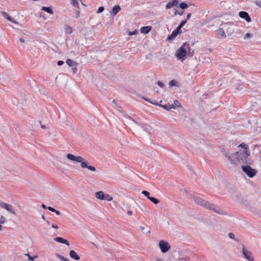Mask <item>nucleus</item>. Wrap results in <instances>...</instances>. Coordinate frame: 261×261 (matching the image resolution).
<instances>
[{
  "label": "nucleus",
  "instance_id": "25",
  "mask_svg": "<svg viewBox=\"0 0 261 261\" xmlns=\"http://www.w3.org/2000/svg\"><path fill=\"white\" fill-rule=\"evenodd\" d=\"M149 200L155 204H157L160 202L159 200L153 197H150L149 198Z\"/></svg>",
  "mask_w": 261,
  "mask_h": 261
},
{
  "label": "nucleus",
  "instance_id": "24",
  "mask_svg": "<svg viewBox=\"0 0 261 261\" xmlns=\"http://www.w3.org/2000/svg\"><path fill=\"white\" fill-rule=\"evenodd\" d=\"M56 256L61 261H69L68 258L61 255L58 253H56Z\"/></svg>",
  "mask_w": 261,
  "mask_h": 261
},
{
  "label": "nucleus",
  "instance_id": "1",
  "mask_svg": "<svg viewBox=\"0 0 261 261\" xmlns=\"http://www.w3.org/2000/svg\"><path fill=\"white\" fill-rule=\"evenodd\" d=\"M239 150L235 153H231L228 150H224L223 155L231 164L237 165L238 163L250 164V160L248 158L250 153L248 146L244 143L239 145Z\"/></svg>",
  "mask_w": 261,
  "mask_h": 261
},
{
  "label": "nucleus",
  "instance_id": "13",
  "mask_svg": "<svg viewBox=\"0 0 261 261\" xmlns=\"http://www.w3.org/2000/svg\"><path fill=\"white\" fill-rule=\"evenodd\" d=\"M178 0H172L170 1L167 4L166 9H169L173 6H176L178 5Z\"/></svg>",
  "mask_w": 261,
  "mask_h": 261
},
{
  "label": "nucleus",
  "instance_id": "43",
  "mask_svg": "<svg viewBox=\"0 0 261 261\" xmlns=\"http://www.w3.org/2000/svg\"><path fill=\"white\" fill-rule=\"evenodd\" d=\"M57 215H60L61 214L60 212L57 210H55V212H54Z\"/></svg>",
  "mask_w": 261,
  "mask_h": 261
},
{
  "label": "nucleus",
  "instance_id": "36",
  "mask_svg": "<svg viewBox=\"0 0 261 261\" xmlns=\"http://www.w3.org/2000/svg\"><path fill=\"white\" fill-rule=\"evenodd\" d=\"M103 10H104V8H103V7H100L98 9L97 12L98 13H99L102 12Z\"/></svg>",
  "mask_w": 261,
  "mask_h": 261
},
{
  "label": "nucleus",
  "instance_id": "39",
  "mask_svg": "<svg viewBox=\"0 0 261 261\" xmlns=\"http://www.w3.org/2000/svg\"><path fill=\"white\" fill-rule=\"evenodd\" d=\"M37 256L32 257L31 256H29V260L31 261H33L35 258H36Z\"/></svg>",
  "mask_w": 261,
  "mask_h": 261
},
{
  "label": "nucleus",
  "instance_id": "62",
  "mask_svg": "<svg viewBox=\"0 0 261 261\" xmlns=\"http://www.w3.org/2000/svg\"><path fill=\"white\" fill-rule=\"evenodd\" d=\"M113 102H114H114H115V100H114L113 101Z\"/></svg>",
  "mask_w": 261,
  "mask_h": 261
},
{
  "label": "nucleus",
  "instance_id": "54",
  "mask_svg": "<svg viewBox=\"0 0 261 261\" xmlns=\"http://www.w3.org/2000/svg\"><path fill=\"white\" fill-rule=\"evenodd\" d=\"M140 228H141V229L142 230H144V229H145L144 227H143V226H141V227H140Z\"/></svg>",
  "mask_w": 261,
  "mask_h": 261
},
{
  "label": "nucleus",
  "instance_id": "14",
  "mask_svg": "<svg viewBox=\"0 0 261 261\" xmlns=\"http://www.w3.org/2000/svg\"><path fill=\"white\" fill-rule=\"evenodd\" d=\"M69 256L71 258L78 260L80 259V256L73 250L69 252Z\"/></svg>",
  "mask_w": 261,
  "mask_h": 261
},
{
  "label": "nucleus",
  "instance_id": "61",
  "mask_svg": "<svg viewBox=\"0 0 261 261\" xmlns=\"http://www.w3.org/2000/svg\"><path fill=\"white\" fill-rule=\"evenodd\" d=\"M146 101H149V100L148 99H145Z\"/></svg>",
  "mask_w": 261,
  "mask_h": 261
},
{
  "label": "nucleus",
  "instance_id": "9",
  "mask_svg": "<svg viewBox=\"0 0 261 261\" xmlns=\"http://www.w3.org/2000/svg\"><path fill=\"white\" fill-rule=\"evenodd\" d=\"M239 16L244 19L247 22H250L251 21V18L248 13L245 11H241L239 14Z\"/></svg>",
  "mask_w": 261,
  "mask_h": 261
},
{
  "label": "nucleus",
  "instance_id": "29",
  "mask_svg": "<svg viewBox=\"0 0 261 261\" xmlns=\"http://www.w3.org/2000/svg\"><path fill=\"white\" fill-rule=\"evenodd\" d=\"M142 193L148 199L151 196H150V193L147 191H142Z\"/></svg>",
  "mask_w": 261,
  "mask_h": 261
},
{
  "label": "nucleus",
  "instance_id": "37",
  "mask_svg": "<svg viewBox=\"0 0 261 261\" xmlns=\"http://www.w3.org/2000/svg\"><path fill=\"white\" fill-rule=\"evenodd\" d=\"M47 209H48L49 211H51V212H54H54H55V210H56V209H55L54 208H53V207H51V206H48V207H47Z\"/></svg>",
  "mask_w": 261,
  "mask_h": 261
},
{
  "label": "nucleus",
  "instance_id": "18",
  "mask_svg": "<svg viewBox=\"0 0 261 261\" xmlns=\"http://www.w3.org/2000/svg\"><path fill=\"white\" fill-rule=\"evenodd\" d=\"M121 10V8L120 7V6L119 5H116V6H115L113 8V10H112V15L114 16L115 15H116L118 12Z\"/></svg>",
  "mask_w": 261,
  "mask_h": 261
},
{
  "label": "nucleus",
  "instance_id": "20",
  "mask_svg": "<svg viewBox=\"0 0 261 261\" xmlns=\"http://www.w3.org/2000/svg\"><path fill=\"white\" fill-rule=\"evenodd\" d=\"M64 30L66 33H68V34H70L72 32V29L71 27L68 24H65L64 25Z\"/></svg>",
  "mask_w": 261,
  "mask_h": 261
},
{
  "label": "nucleus",
  "instance_id": "30",
  "mask_svg": "<svg viewBox=\"0 0 261 261\" xmlns=\"http://www.w3.org/2000/svg\"><path fill=\"white\" fill-rule=\"evenodd\" d=\"M180 8L184 10L186 9L188 7V5L185 3H181L179 5Z\"/></svg>",
  "mask_w": 261,
  "mask_h": 261
},
{
  "label": "nucleus",
  "instance_id": "32",
  "mask_svg": "<svg viewBox=\"0 0 261 261\" xmlns=\"http://www.w3.org/2000/svg\"><path fill=\"white\" fill-rule=\"evenodd\" d=\"M173 105H174L175 108L176 107H180V104L179 102L177 100H175L174 101V104H173Z\"/></svg>",
  "mask_w": 261,
  "mask_h": 261
},
{
  "label": "nucleus",
  "instance_id": "4",
  "mask_svg": "<svg viewBox=\"0 0 261 261\" xmlns=\"http://www.w3.org/2000/svg\"><path fill=\"white\" fill-rule=\"evenodd\" d=\"M193 51L191 52L189 44L185 42L177 50L175 56L178 60L182 62L185 60V57L187 54H188L190 57H192L193 55Z\"/></svg>",
  "mask_w": 261,
  "mask_h": 261
},
{
  "label": "nucleus",
  "instance_id": "45",
  "mask_svg": "<svg viewBox=\"0 0 261 261\" xmlns=\"http://www.w3.org/2000/svg\"><path fill=\"white\" fill-rule=\"evenodd\" d=\"M80 16V11H77L76 14V17L77 18Z\"/></svg>",
  "mask_w": 261,
  "mask_h": 261
},
{
  "label": "nucleus",
  "instance_id": "2",
  "mask_svg": "<svg viewBox=\"0 0 261 261\" xmlns=\"http://www.w3.org/2000/svg\"><path fill=\"white\" fill-rule=\"evenodd\" d=\"M193 199L194 201L198 204H199L201 206L205 207L206 208L216 213L223 215H226L227 214L226 212H225L218 206L211 203L203 199L201 197L194 196Z\"/></svg>",
  "mask_w": 261,
  "mask_h": 261
},
{
  "label": "nucleus",
  "instance_id": "55",
  "mask_svg": "<svg viewBox=\"0 0 261 261\" xmlns=\"http://www.w3.org/2000/svg\"><path fill=\"white\" fill-rule=\"evenodd\" d=\"M2 225L0 224V230H2Z\"/></svg>",
  "mask_w": 261,
  "mask_h": 261
},
{
  "label": "nucleus",
  "instance_id": "33",
  "mask_svg": "<svg viewBox=\"0 0 261 261\" xmlns=\"http://www.w3.org/2000/svg\"><path fill=\"white\" fill-rule=\"evenodd\" d=\"M158 85L161 88H164V84L162 82H161V81H158Z\"/></svg>",
  "mask_w": 261,
  "mask_h": 261
},
{
  "label": "nucleus",
  "instance_id": "22",
  "mask_svg": "<svg viewBox=\"0 0 261 261\" xmlns=\"http://www.w3.org/2000/svg\"><path fill=\"white\" fill-rule=\"evenodd\" d=\"M42 10L45 12H46L50 14H53V11L51 7H46L45 6L42 7Z\"/></svg>",
  "mask_w": 261,
  "mask_h": 261
},
{
  "label": "nucleus",
  "instance_id": "50",
  "mask_svg": "<svg viewBox=\"0 0 261 261\" xmlns=\"http://www.w3.org/2000/svg\"><path fill=\"white\" fill-rule=\"evenodd\" d=\"M178 11L176 10V9H175V12H174V15H177L178 14Z\"/></svg>",
  "mask_w": 261,
  "mask_h": 261
},
{
  "label": "nucleus",
  "instance_id": "16",
  "mask_svg": "<svg viewBox=\"0 0 261 261\" xmlns=\"http://www.w3.org/2000/svg\"><path fill=\"white\" fill-rule=\"evenodd\" d=\"M54 240L56 242H59L61 243H63V244H66L67 245H69V242L67 240L64 239L63 238L57 237L54 239Z\"/></svg>",
  "mask_w": 261,
  "mask_h": 261
},
{
  "label": "nucleus",
  "instance_id": "8",
  "mask_svg": "<svg viewBox=\"0 0 261 261\" xmlns=\"http://www.w3.org/2000/svg\"><path fill=\"white\" fill-rule=\"evenodd\" d=\"M242 253L244 256V258L248 261H253L254 258L252 253L247 250L244 246H243Z\"/></svg>",
  "mask_w": 261,
  "mask_h": 261
},
{
  "label": "nucleus",
  "instance_id": "23",
  "mask_svg": "<svg viewBox=\"0 0 261 261\" xmlns=\"http://www.w3.org/2000/svg\"><path fill=\"white\" fill-rule=\"evenodd\" d=\"M103 200H107V201H112L113 200V197H112V196H111L109 194H105Z\"/></svg>",
  "mask_w": 261,
  "mask_h": 261
},
{
  "label": "nucleus",
  "instance_id": "57",
  "mask_svg": "<svg viewBox=\"0 0 261 261\" xmlns=\"http://www.w3.org/2000/svg\"><path fill=\"white\" fill-rule=\"evenodd\" d=\"M47 224L50 225V222L49 221H47Z\"/></svg>",
  "mask_w": 261,
  "mask_h": 261
},
{
  "label": "nucleus",
  "instance_id": "19",
  "mask_svg": "<svg viewBox=\"0 0 261 261\" xmlns=\"http://www.w3.org/2000/svg\"><path fill=\"white\" fill-rule=\"evenodd\" d=\"M160 106L166 110H169L171 109H175V106L173 105H170V104H168V105L166 104L165 105H161Z\"/></svg>",
  "mask_w": 261,
  "mask_h": 261
},
{
  "label": "nucleus",
  "instance_id": "26",
  "mask_svg": "<svg viewBox=\"0 0 261 261\" xmlns=\"http://www.w3.org/2000/svg\"><path fill=\"white\" fill-rule=\"evenodd\" d=\"M67 65H68L69 66H73L75 65V63L71 59H67L66 61Z\"/></svg>",
  "mask_w": 261,
  "mask_h": 261
},
{
  "label": "nucleus",
  "instance_id": "17",
  "mask_svg": "<svg viewBox=\"0 0 261 261\" xmlns=\"http://www.w3.org/2000/svg\"><path fill=\"white\" fill-rule=\"evenodd\" d=\"M105 193L103 191H98L95 193V197L98 199L103 200Z\"/></svg>",
  "mask_w": 261,
  "mask_h": 261
},
{
  "label": "nucleus",
  "instance_id": "15",
  "mask_svg": "<svg viewBox=\"0 0 261 261\" xmlns=\"http://www.w3.org/2000/svg\"><path fill=\"white\" fill-rule=\"evenodd\" d=\"M151 26L143 27L141 28L140 32L142 34H146L151 30Z\"/></svg>",
  "mask_w": 261,
  "mask_h": 261
},
{
  "label": "nucleus",
  "instance_id": "56",
  "mask_svg": "<svg viewBox=\"0 0 261 261\" xmlns=\"http://www.w3.org/2000/svg\"><path fill=\"white\" fill-rule=\"evenodd\" d=\"M126 117L129 119H132V118L130 116H127Z\"/></svg>",
  "mask_w": 261,
  "mask_h": 261
},
{
  "label": "nucleus",
  "instance_id": "27",
  "mask_svg": "<svg viewBox=\"0 0 261 261\" xmlns=\"http://www.w3.org/2000/svg\"><path fill=\"white\" fill-rule=\"evenodd\" d=\"M176 84H177V82L174 80L170 81L169 83V85L170 87L176 86Z\"/></svg>",
  "mask_w": 261,
  "mask_h": 261
},
{
  "label": "nucleus",
  "instance_id": "49",
  "mask_svg": "<svg viewBox=\"0 0 261 261\" xmlns=\"http://www.w3.org/2000/svg\"><path fill=\"white\" fill-rule=\"evenodd\" d=\"M42 207L44 208V209H46V208H47V207H46V205L44 204H42Z\"/></svg>",
  "mask_w": 261,
  "mask_h": 261
},
{
  "label": "nucleus",
  "instance_id": "6",
  "mask_svg": "<svg viewBox=\"0 0 261 261\" xmlns=\"http://www.w3.org/2000/svg\"><path fill=\"white\" fill-rule=\"evenodd\" d=\"M242 170L249 177H253L257 172L255 169H252L249 166H243Z\"/></svg>",
  "mask_w": 261,
  "mask_h": 261
},
{
  "label": "nucleus",
  "instance_id": "58",
  "mask_svg": "<svg viewBox=\"0 0 261 261\" xmlns=\"http://www.w3.org/2000/svg\"><path fill=\"white\" fill-rule=\"evenodd\" d=\"M26 255L28 256V258L29 257V256H30L29 253L27 254Z\"/></svg>",
  "mask_w": 261,
  "mask_h": 261
},
{
  "label": "nucleus",
  "instance_id": "10",
  "mask_svg": "<svg viewBox=\"0 0 261 261\" xmlns=\"http://www.w3.org/2000/svg\"><path fill=\"white\" fill-rule=\"evenodd\" d=\"M1 14L4 18H6L9 21H10L14 24L17 23V22L13 18H12L11 16H10L7 12L2 11V12H1Z\"/></svg>",
  "mask_w": 261,
  "mask_h": 261
},
{
  "label": "nucleus",
  "instance_id": "44",
  "mask_svg": "<svg viewBox=\"0 0 261 261\" xmlns=\"http://www.w3.org/2000/svg\"><path fill=\"white\" fill-rule=\"evenodd\" d=\"M256 4L258 6H259V7L261 8V2L259 1V2H256Z\"/></svg>",
  "mask_w": 261,
  "mask_h": 261
},
{
  "label": "nucleus",
  "instance_id": "52",
  "mask_svg": "<svg viewBox=\"0 0 261 261\" xmlns=\"http://www.w3.org/2000/svg\"><path fill=\"white\" fill-rule=\"evenodd\" d=\"M41 128L44 129L45 128V126L44 125H41Z\"/></svg>",
  "mask_w": 261,
  "mask_h": 261
},
{
  "label": "nucleus",
  "instance_id": "35",
  "mask_svg": "<svg viewBox=\"0 0 261 261\" xmlns=\"http://www.w3.org/2000/svg\"><path fill=\"white\" fill-rule=\"evenodd\" d=\"M251 37V34L247 33V34H246L245 35L244 38L245 39H248V38H250Z\"/></svg>",
  "mask_w": 261,
  "mask_h": 261
},
{
  "label": "nucleus",
  "instance_id": "60",
  "mask_svg": "<svg viewBox=\"0 0 261 261\" xmlns=\"http://www.w3.org/2000/svg\"><path fill=\"white\" fill-rule=\"evenodd\" d=\"M76 71V69H74L73 72H74H74H75V71Z\"/></svg>",
  "mask_w": 261,
  "mask_h": 261
},
{
  "label": "nucleus",
  "instance_id": "42",
  "mask_svg": "<svg viewBox=\"0 0 261 261\" xmlns=\"http://www.w3.org/2000/svg\"><path fill=\"white\" fill-rule=\"evenodd\" d=\"M51 227L53 228H55V229H58V226L57 225H56V224H52Z\"/></svg>",
  "mask_w": 261,
  "mask_h": 261
},
{
  "label": "nucleus",
  "instance_id": "31",
  "mask_svg": "<svg viewBox=\"0 0 261 261\" xmlns=\"http://www.w3.org/2000/svg\"><path fill=\"white\" fill-rule=\"evenodd\" d=\"M6 218L3 216H1L0 217V224H4L6 222Z\"/></svg>",
  "mask_w": 261,
  "mask_h": 261
},
{
  "label": "nucleus",
  "instance_id": "41",
  "mask_svg": "<svg viewBox=\"0 0 261 261\" xmlns=\"http://www.w3.org/2000/svg\"><path fill=\"white\" fill-rule=\"evenodd\" d=\"M184 14V10H181L178 12V14L179 15H182Z\"/></svg>",
  "mask_w": 261,
  "mask_h": 261
},
{
  "label": "nucleus",
  "instance_id": "51",
  "mask_svg": "<svg viewBox=\"0 0 261 261\" xmlns=\"http://www.w3.org/2000/svg\"><path fill=\"white\" fill-rule=\"evenodd\" d=\"M136 34V31H134L133 33H130V35H134V34Z\"/></svg>",
  "mask_w": 261,
  "mask_h": 261
},
{
  "label": "nucleus",
  "instance_id": "48",
  "mask_svg": "<svg viewBox=\"0 0 261 261\" xmlns=\"http://www.w3.org/2000/svg\"><path fill=\"white\" fill-rule=\"evenodd\" d=\"M155 261H164L162 258H156Z\"/></svg>",
  "mask_w": 261,
  "mask_h": 261
},
{
  "label": "nucleus",
  "instance_id": "34",
  "mask_svg": "<svg viewBox=\"0 0 261 261\" xmlns=\"http://www.w3.org/2000/svg\"><path fill=\"white\" fill-rule=\"evenodd\" d=\"M228 237H229L230 239H235L234 234L233 233H231V232L229 233Z\"/></svg>",
  "mask_w": 261,
  "mask_h": 261
},
{
  "label": "nucleus",
  "instance_id": "12",
  "mask_svg": "<svg viewBox=\"0 0 261 261\" xmlns=\"http://www.w3.org/2000/svg\"><path fill=\"white\" fill-rule=\"evenodd\" d=\"M216 35L217 37L219 38L220 37L225 38L226 36V34L224 32V30L222 28H219L216 31Z\"/></svg>",
  "mask_w": 261,
  "mask_h": 261
},
{
  "label": "nucleus",
  "instance_id": "40",
  "mask_svg": "<svg viewBox=\"0 0 261 261\" xmlns=\"http://www.w3.org/2000/svg\"><path fill=\"white\" fill-rule=\"evenodd\" d=\"M191 16V13H188L187 14V18L185 20H187V21H188V20L190 18Z\"/></svg>",
  "mask_w": 261,
  "mask_h": 261
},
{
  "label": "nucleus",
  "instance_id": "47",
  "mask_svg": "<svg viewBox=\"0 0 261 261\" xmlns=\"http://www.w3.org/2000/svg\"><path fill=\"white\" fill-rule=\"evenodd\" d=\"M19 41H20V42H21V43H23V42H24V39H23V38H20V39H19Z\"/></svg>",
  "mask_w": 261,
  "mask_h": 261
},
{
  "label": "nucleus",
  "instance_id": "28",
  "mask_svg": "<svg viewBox=\"0 0 261 261\" xmlns=\"http://www.w3.org/2000/svg\"><path fill=\"white\" fill-rule=\"evenodd\" d=\"M187 20H183L180 22V24L178 26V29H181V28L187 23Z\"/></svg>",
  "mask_w": 261,
  "mask_h": 261
},
{
  "label": "nucleus",
  "instance_id": "3",
  "mask_svg": "<svg viewBox=\"0 0 261 261\" xmlns=\"http://www.w3.org/2000/svg\"><path fill=\"white\" fill-rule=\"evenodd\" d=\"M66 156L67 158L70 161L81 163V166L82 168H87L91 171H95L96 170L95 167L88 165V162L81 156H75L72 154L68 153L67 154Z\"/></svg>",
  "mask_w": 261,
  "mask_h": 261
},
{
  "label": "nucleus",
  "instance_id": "5",
  "mask_svg": "<svg viewBox=\"0 0 261 261\" xmlns=\"http://www.w3.org/2000/svg\"><path fill=\"white\" fill-rule=\"evenodd\" d=\"M159 247L161 249L162 253H166L170 249L171 246L169 243L163 240H162L159 242Z\"/></svg>",
  "mask_w": 261,
  "mask_h": 261
},
{
  "label": "nucleus",
  "instance_id": "38",
  "mask_svg": "<svg viewBox=\"0 0 261 261\" xmlns=\"http://www.w3.org/2000/svg\"><path fill=\"white\" fill-rule=\"evenodd\" d=\"M63 64H64V61H59L57 62V64H58V65H59V66H61V65H62Z\"/></svg>",
  "mask_w": 261,
  "mask_h": 261
},
{
  "label": "nucleus",
  "instance_id": "46",
  "mask_svg": "<svg viewBox=\"0 0 261 261\" xmlns=\"http://www.w3.org/2000/svg\"><path fill=\"white\" fill-rule=\"evenodd\" d=\"M127 215H129V216H131L132 215V211H128L127 213Z\"/></svg>",
  "mask_w": 261,
  "mask_h": 261
},
{
  "label": "nucleus",
  "instance_id": "11",
  "mask_svg": "<svg viewBox=\"0 0 261 261\" xmlns=\"http://www.w3.org/2000/svg\"><path fill=\"white\" fill-rule=\"evenodd\" d=\"M180 32V29H178V27H177L175 30H174L172 32V33L170 35L168 36L167 39L168 40H172V39H174Z\"/></svg>",
  "mask_w": 261,
  "mask_h": 261
},
{
  "label": "nucleus",
  "instance_id": "53",
  "mask_svg": "<svg viewBox=\"0 0 261 261\" xmlns=\"http://www.w3.org/2000/svg\"><path fill=\"white\" fill-rule=\"evenodd\" d=\"M42 218L44 220H45V216H44V215H42Z\"/></svg>",
  "mask_w": 261,
  "mask_h": 261
},
{
  "label": "nucleus",
  "instance_id": "59",
  "mask_svg": "<svg viewBox=\"0 0 261 261\" xmlns=\"http://www.w3.org/2000/svg\"><path fill=\"white\" fill-rule=\"evenodd\" d=\"M76 71V69H74L73 72H74H74H75V71Z\"/></svg>",
  "mask_w": 261,
  "mask_h": 261
},
{
  "label": "nucleus",
  "instance_id": "21",
  "mask_svg": "<svg viewBox=\"0 0 261 261\" xmlns=\"http://www.w3.org/2000/svg\"><path fill=\"white\" fill-rule=\"evenodd\" d=\"M71 4L75 7L79 8L80 2L82 3V0H70Z\"/></svg>",
  "mask_w": 261,
  "mask_h": 261
},
{
  "label": "nucleus",
  "instance_id": "7",
  "mask_svg": "<svg viewBox=\"0 0 261 261\" xmlns=\"http://www.w3.org/2000/svg\"><path fill=\"white\" fill-rule=\"evenodd\" d=\"M0 207L6 210L11 214H12L13 215H16L15 209H14V207L11 204H9L5 202L0 201Z\"/></svg>",
  "mask_w": 261,
  "mask_h": 261
}]
</instances>
